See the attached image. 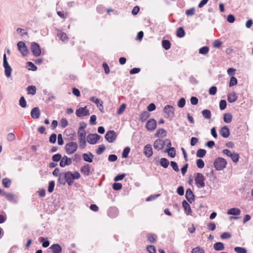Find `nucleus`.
I'll return each mask as SVG.
<instances>
[{"label": "nucleus", "mask_w": 253, "mask_h": 253, "mask_svg": "<svg viewBox=\"0 0 253 253\" xmlns=\"http://www.w3.org/2000/svg\"><path fill=\"white\" fill-rule=\"evenodd\" d=\"M174 108L171 105H167L163 109L164 117L171 120L174 117Z\"/></svg>", "instance_id": "obj_1"}, {"label": "nucleus", "mask_w": 253, "mask_h": 253, "mask_svg": "<svg viewBox=\"0 0 253 253\" xmlns=\"http://www.w3.org/2000/svg\"><path fill=\"white\" fill-rule=\"evenodd\" d=\"M227 165L226 160L222 158L219 157L216 159L213 163L214 168L217 170H221L225 168Z\"/></svg>", "instance_id": "obj_2"}, {"label": "nucleus", "mask_w": 253, "mask_h": 253, "mask_svg": "<svg viewBox=\"0 0 253 253\" xmlns=\"http://www.w3.org/2000/svg\"><path fill=\"white\" fill-rule=\"evenodd\" d=\"M65 149L66 153L69 155L74 154L78 149V144L75 142H70L65 145Z\"/></svg>", "instance_id": "obj_3"}, {"label": "nucleus", "mask_w": 253, "mask_h": 253, "mask_svg": "<svg viewBox=\"0 0 253 253\" xmlns=\"http://www.w3.org/2000/svg\"><path fill=\"white\" fill-rule=\"evenodd\" d=\"M205 178L201 173H196L195 177V184L198 188H203L205 186Z\"/></svg>", "instance_id": "obj_4"}, {"label": "nucleus", "mask_w": 253, "mask_h": 253, "mask_svg": "<svg viewBox=\"0 0 253 253\" xmlns=\"http://www.w3.org/2000/svg\"><path fill=\"white\" fill-rule=\"evenodd\" d=\"M79 143L81 149H84L86 145L85 141L86 132L85 130L82 132L78 131Z\"/></svg>", "instance_id": "obj_5"}, {"label": "nucleus", "mask_w": 253, "mask_h": 253, "mask_svg": "<svg viewBox=\"0 0 253 253\" xmlns=\"http://www.w3.org/2000/svg\"><path fill=\"white\" fill-rule=\"evenodd\" d=\"M31 51L33 54L36 57L40 56L42 53L40 45L35 42L31 43Z\"/></svg>", "instance_id": "obj_6"}, {"label": "nucleus", "mask_w": 253, "mask_h": 253, "mask_svg": "<svg viewBox=\"0 0 253 253\" xmlns=\"http://www.w3.org/2000/svg\"><path fill=\"white\" fill-rule=\"evenodd\" d=\"M222 153L227 156L231 158L233 162L237 163L239 161V155L236 153H231L229 149H224Z\"/></svg>", "instance_id": "obj_7"}, {"label": "nucleus", "mask_w": 253, "mask_h": 253, "mask_svg": "<svg viewBox=\"0 0 253 253\" xmlns=\"http://www.w3.org/2000/svg\"><path fill=\"white\" fill-rule=\"evenodd\" d=\"M117 136L116 133L114 130H110L105 134V138L108 142L112 143L116 139Z\"/></svg>", "instance_id": "obj_8"}, {"label": "nucleus", "mask_w": 253, "mask_h": 253, "mask_svg": "<svg viewBox=\"0 0 253 253\" xmlns=\"http://www.w3.org/2000/svg\"><path fill=\"white\" fill-rule=\"evenodd\" d=\"M17 47L19 51L24 56L27 55L28 53V49L25 42H19L17 43Z\"/></svg>", "instance_id": "obj_9"}, {"label": "nucleus", "mask_w": 253, "mask_h": 253, "mask_svg": "<svg viewBox=\"0 0 253 253\" xmlns=\"http://www.w3.org/2000/svg\"><path fill=\"white\" fill-rule=\"evenodd\" d=\"M101 136L96 134H89L87 136V141L90 144H95L100 138Z\"/></svg>", "instance_id": "obj_10"}, {"label": "nucleus", "mask_w": 253, "mask_h": 253, "mask_svg": "<svg viewBox=\"0 0 253 253\" xmlns=\"http://www.w3.org/2000/svg\"><path fill=\"white\" fill-rule=\"evenodd\" d=\"M76 114L77 116L80 118L89 115V110L86 109V107H80L77 109Z\"/></svg>", "instance_id": "obj_11"}, {"label": "nucleus", "mask_w": 253, "mask_h": 253, "mask_svg": "<svg viewBox=\"0 0 253 253\" xmlns=\"http://www.w3.org/2000/svg\"><path fill=\"white\" fill-rule=\"evenodd\" d=\"M166 145V141L161 139H158L155 140L154 142V147L157 150H162Z\"/></svg>", "instance_id": "obj_12"}, {"label": "nucleus", "mask_w": 253, "mask_h": 253, "mask_svg": "<svg viewBox=\"0 0 253 253\" xmlns=\"http://www.w3.org/2000/svg\"><path fill=\"white\" fill-rule=\"evenodd\" d=\"M157 126V122L155 119H151L149 120L146 124V128L150 131L154 130Z\"/></svg>", "instance_id": "obj_13"}, {"label": "nucleus", "mask_w": 253, "mask_h": 253, "mask_svg": "<svg viewBox=\"0 0 253 253\" xmlns=\"http://www.w3.org/2000/svg\"><path fill=\"white\" fill-rule=\"evenodd\" d=\"M72 160L71 158L67 157L66 156H64L59 163L61 167L64 168L66 166H70L72 164Z\"/></svg>", "instance_id": "obj_14"}, {"label": "nucleus", "mask_w": 253, "mask_h": 253, "mask_svg": "<svg viewBox=\"0 0 253 253\" xmlns=\"http://www.w3.org/2000/svg\"><path fill=\"white\" fill-rule=\"evenodd\" d=\"M185 198L187 200L192 203L195 200V195L190 188H188L186 190Z\"/></svg>", "instance_id": "obj_15"}, {"label": "nucleus", "mask_w": 253, "mask_h": 253, "mask_svg": "<svg viewBox=\"0 0 253 253\" xmlns=\"http://www.w3.org/2000/svg\"><path fill=\"white\" fill-rule=\"evenodd\" d=\"M143 153L147 158H150L153 155V150L150 144H147L144 147Z\"/></svg>", "instance_id": "obj_16"}, {"label": "nucleus", "mask_w": 253, "mask_h": 253, "mask_svg": "<svg viewBox=\"0 0 253 253\" xmlns=\"http://www.w3.org/2000/svg\"><path fill=\"white\" fill-rule=\"evenodd\" d=\"M107 214L110 217L115 218L118 215L119 211L116 207H111L109 209Z\"/></svg>", "instance_id": "obj_17"}, {"label": "nucleus", "mask_w": 253, "mask_h": 253, "mask_svg": "<svg viewBox=\"0 0 253 253\" xmlns=\"http://www.w3.org/2000/svg\"><path fill=\"white\" fill-rule=\"evenodd\" d=\"M41 115V111L39 107L33 108L31 111V116L34 119L39 118Z\"/></svg>", "instance_id": "obj_18"}, {"label": "nucleus", "mask_w": 253, "mask_h": 253, "mask_svg": "<svg viewBox=\"0 0 253 253\" xmlns=\"http://www.w3.org/2000/svg\"><path fill=\"white\" fill-rule=\"evenodd\" d=\"M220 134L223 138H227L230 135V130L227 126H224L219 130Z\"/></svg>", "instance_id": "obj_19"}, {"label": "nucleus", "mask_w": 253, "mask_h": 253, "mask_svg": "<svg viewBox=\"0 0 253 253\" xmlns=\"http://www.w3.org/2000/svg\"><path fill=\"white\" fill-rule=\"evenodd\" d=\"M64 179H66V183H68V185L71 186L73 183V181L72 178V172L70 171H68L64 172Z\"/></svg>", "instance_id": "obj_20"}, {"label": "nucleus", "mask_w": 253, "mask_h": 253, "mask_svg": "<svg viewBox=\"0 0 253 253\" xmlns=\"http://www.w3.org/2000/svg\"><path fill=\"white\" fill-rule=\"evenodd\" d=\"M182 205L185 213L187 215H191L192 213V210L190 205L188 203V202L185 200H183L182 202Z\"/></svg>", "instance_id": "obj_21"}, {"label": "nucleus", "mask_w": 253, "mask_h": 253, "mask_svg": "<svg viewBox=\"0 0 253 253\" xmlns=\"http://www.w3.org/2000/svg\"><path fill=\"white\" fill-rule=\"evenodd\" d=\"M52 253H61L62 248L58 244H54L50 248Z\"/></svg>", "instance_id": "obj_22"}, {"label": "nucleus", "mask_w": 253, "mask_h": 253, "mask_svg": "<svg viewBox=\"0 0 253 253\" xmlns=\"http://www.w3.org/2000/svg\"><path fill=\"white\" fill-rule=\"evenodd\" d=\"M83 157L84 161L92 163L94 155L91 152H89L88 153H84L83 154Z\"/></svg>", "instance_id": "obj_23"}, {"label": "nucleus", "mask_w": 253, "mask_h": 253, "mask_svg": "<svg viewBox=\"0 0 253 253\" xmlns=\"http://www.w3.org/2000/svg\"><path fill=\"white\" fill-rule=\"evenodd\" d=\"M81 172L85 176H88L90 174V166L88 164H85L81 168Z\"/></svg>", "instance_id": "obj_24"}, {"label": "nucleus", "mask_w": 253, "mask_h": 253, "mask_svg": "<svg viewBox=\"0 0 253 253\" xmlns=\"http://www.w3.org/2000/svg\"><path fill=\"white\" fill-rule=\"evenodd\" d=\"M238 96L236 93H229L227 95V100L230 103H233L237 99Z\"/></svg>", "instance_id": "obj_25"}, {"label": "nucleus", "mask_w": 253, "mask_h": 253, "mask_svg": "<svg viewBox=\"0 0 253 253\" xmlns=\"http://www.w3.org/2000/svg\"><path fill=\"white\" fill-rule=\"evenodd\" d=\"M241 211L240 209L236 208H233L229 209L227 211L228 214L238 215L240 214Z\"/></svg>", "instance_id": "obj_26"}, {"label": "nucleus", "mask_w": 253, "mask_h": 253, "mask_svg": "<svg viewBox=\"0 0 253 253\" xmlns=\"http://www.w3.org/2000/svg\"><path fill=\"white\" fill-rule=\"evenodd\" d=\"M164 152L168 153V155L171 158H174L176 156V151L174 147L168 148L164 151Z\"/></svg>", "instance_id": "obj_27"}, {"label": "nucleus", "mask_w": 253, "mask_h": 253, "mask_svg": "<svg viewBox=\"0 0 253 253\" xmlns=\"http://www.w3.org/2000/svg\"><path fill=\"white\" fill-rule=\"evenodd\" d=\"M213 248L217 251H222L224 249V245L221 242H216L213 245Z\"/></svg>", "instance_id": "obj_28"}, {"label": "nucleus", "mask_w": 253, "mask_h": 253, "mask_svg": "<svg viewBox=\"0 0 253 253\" xmlns=\"http://www.w3.org/2000/svg\"><path fill=\"white\" fill-rule=\"evenodd\" d=\"M202 115L205 119H210L211 117V113L210 110L208 109L203 110L202 112Z\"/></svg>", "instance_id": "obj_29"}, {"label": "nucleus", "mask_w": 253, "mask_h": 253, "mask_svg": "<svg viewBox=\"0 0 253 253\" xmlns=\"http://www.w3.org/2000/svg\"><path fill=\"white\" fill-rule=\"evenodd\" d=\"M40 241L42 243L43 248H47L49 246L50 243L47 238L41 237L39 238Z\"/></svg>", "instance_id": "obj_30"}, {"label": "nucleus", "mask_w": 253, "mask_h": 253, "mask_svg": "<svg viewBox=\"0 0 253 253\" xmlns=\"http://www.w3.org/2000/svg\"><path fill=\"white\" fill-rule=\"evenodd\" d=\"M150 114L148 111H143L140 115V120L141 122H144L149 117Z\"/></svg>", "instance_id": "obj_31"}, {"label": "nucleus", "mask_w": 253, "mask_h": 253, "mask_svg": "<svg viewBox=\"0 0 253 253\" xmlns=\"http://www.w3.org/2000/svg\"><path fill=\"white\" fill-rule=\"evenodd\" d=\"M160 164L161 166H162L165 169H166L168 167L169 163L167 159L165 158H162L160 159Z\"/></svg>", "instance_id": "obj_32"}, {"label": "nucleus", "mask_w": 253, "mask_h": 253, "mask_svg": "<svg viewBox=\"0 0 253 253\" xmlns=\"http://www.w3.org/2000/svg\"><path fill=\"white\" fill-rule=\"evenodd\" d=\"M167 132L164 128H160L159 129L156 133V136L158 137H164L166 136Z\"/></svg>", "instance_id": "obj_33"}, {"label": "nucleus", "mask_w": 253, "mask_h": 253, "mask_svg": "<svg viewBox=\"0 0 253 253\" xmlns=\"http://www.w3.org/2000/svg\"><path fill=\"white\" fill-rule=\"evenodd\" d=\"M163 47L166 50H169L170 48V42L167 40H163L162 42Z\"/></svg>", "instance_id": "obj_34"}, {"label": "nucleus", "mask_w": 253, "mask_h": 253, "mask_svg": "<svg viewBox=\"0 0 253 253\" xmlns=\"http://www.w3.org/2000/svg\"><path fill=\"white\" fill-rule=\"evenodd\" d=\"M37 88L34 85H29L27 87V91H28V94H30L32 95H35L36 93Z\"/></svg>", "instance_id": "obj_35"}, {"label": "nucleus", "mask_w": 253, "mask_h": 253, "mask_svg": "<svg viewBox=\"0 0 253 253\" xmlns=\"http://www.w3.org/2000/svg\"><path fill=\"white\" fill-rule=\"evenodd\" d=\"M232 116L230 113H225L223 115V120L226 123H229L232 121Z\"/></svg>", "instance_id": "obj_36"}, {"label": "nucleus", "mask_w": 253, "mask_h": 253, "mask_svg": "<svg viewBox=\"0 0 253 253\" xmlns=\"http://www.w3.org/2000/svg\"><path fill=\"white\" fill-rule=\"evenodd\" d=\"M185 35V31L183 27H179L176 31V36L178 38H182Z\"/></svg>", "instance_id": "obj_37"}, {"label": "nucleus", "mask_w": 253, "mask_h": 253, "mask_svg": "<svg viewBox=\"0 0 253 253\" xmlns=\"http://www.w3.org/2000/svg\"><path fill=\"white\" fill-rule=\"evenodd\" d=\"M206 150L203 149H199L196 152V156L199 158H203L206 154Z\"/></svg>", "instance_id": "obj_38"}, {"label": "nucleus", "mask_w": 253, "mask_h": 253, "mask_svg": "<svg viewBox=\"0 0 253 253\" xmlns=\"http://www.w3.org/2000/svg\"><path fill=\"white\" fill-rule=\"evenodd\" d=\"M11 183V180L8 178H4L2 180V184L5 188H9Z\"/></svg>", "instance_id": "obj_39"}, {"label": "nucleus", "mask_w": 253, "mask_h": 253, "mask_svg": "<svg viewBox=\"0 0 253 253\" xmlns=\"http://www.w3.org/2000/svg\"><path fill=\"white\" fill-rule=\"evenodd\" d=\"M156 236L152 233H148L147 235V240L151 243H154L156 242Z\"/></svg>", "instance_id": "obj_40"}, {"label": "nucleus", "mask_w": 253, "mask_h": 253, "mask_svg": "<svg viewBox=\"0 0 253 253\" xmlns=\"http://www.w3.org/2000/svg\"><path fill=\"white\" fill-rule=\"evenodd\" d=\"M210 48L207 46H204L200 48L199 50V53L201 54L205 55L209 51Z\"/></svg>", "instance_id": "obj_41"}, {"label": "nucleus", "mask_w": 253, "mask_h": 253, "mask_svg": "<svg viewBox=\"0 0 253 253\" xmlns=\"http://www.w3.org/2000/svg\"><path fill=\"white\" fill-rule=\"evenodd\" d=\"M3 196L10 202H13L14 200V195L11 193H3Z\"/></svg>", "instance_id": "obj_42"}, {"label": "nucleus", "mask_w": 253, "mask_h": 253, "mask_svg": "<svg viewBox=\"0 0 253 253\" xmlns=\"http://www.w3.org/2000/svg\"><path fill=\"white\" fill-rule=\"evenodd\" d=\"M130 151V148L129 147L125 148L122 154V157L123 158H126L128 156Z\"/></svg>", "instance_id": "obj_43"}, {"label": "nucleus", "mask_w": 253, "mask_h": 253, "mask_svg": "<svg viewBox=\"0 0 253 253\" xmlns=\"http://www.w3.org/2000/svg\"><path fill=\"white\" fill-rule=\"evenodd\" d=\"M4 74L6 77H10L11 75L12 68L10 66H6L4 67Z\"/></svg>", "instance_id": "obj_44"}, {"label": "nucleus", "mask_w": 253, "mask_h": 253, "mask_svg": "<svg viewBox=\"0 0 253 253\" xmlns=\"http://www.w3.org/2000/svg\"><path fill=\"white\" fill-rule=\"evenodd\" d=\"M58 182L62 185H65L66 183V179H64V172L60 173L59 174Z\"/></svg>", "instance_id": "obj_45"}, {"label": "nucleus", "mask_w": 253, "mask_h": 253, "mask_svg": "<svg viewBox=\"0 0 253 253\" xmlns=\"http://www.w3.org/2000/svg\"><path fill=\"white\" fill-rule=\"evenodd\" d=\"M234 251L237 253H247V252L246 248L240 247H235Z\"/></svg>", "instance_id": "obj_46"}, {"label": "nucleus", "mask_w": 253, "mask_h": 253, "mask_svg": "<svg viewBox=\"0 0 253 253\" xmlns=\"http://www.w3.org/2000/svg\"><path fill=\"white\" fill-rule=\"evenodd\" d=\"M62 158V155L58 153L52 156V160L54 162H57L61 161Z\"/></svg>", "instance_id": "obj_47"}, {"label": "nucleus", "mask_w": 253, "mask_h": 253, "mask_svg": "<svg viewBox=\"0 0 253 253\" xmlns=\"http://www.w3.org/2000/svg\"><path fill=\"white\" fill-rule=\"evenodd\" d=\"M196 165L198 168L202 169L205 166L204 161L201 159H199L196 161Z\"/></svg>", "instance_id": "obj_48"}, {"label": "nucleus", "mask_w": 253, "mask_h": 253, "mask_svg": "<svg viewBox=\"0 0 253 253\" xmlns=\"http://www.w3.org/2000/svg\"><path fill=\"white\" fill-rule=\"evenodd\" d=\"M55 186V182L54 181L52 180L49 181L48 187V192L49 193H52L54 190V188Z\"/></svg>", "instance_id": "obj_49"}, {"label": "nucleus", "mask_w": 253, "mask_h": 253, "mask_svg": "<svg viewBox=\"0 0 253 253\" xmlns=\"http://www.w3.org/2000/svg\"><path fill=\"white\" fill-rule=\"evenodd\" d=\"M19 105L22 108H25L27 106L26 101L24 96H21L19 100Z\"/></svg>", "instance_id": "obj_50"}, {"label": "nucleus", "mask_w": 253, "mask_h": 253, "mask_svg": "<svg viewBox=\"0 0 253 253\" xmlns=\"http://www.w3.org/2000/svg\"><path fill=\"white\" fill-rule=\"evenodd\" d=\"M89 100L92 102H93L95 104H96L97 106V107H99V104L101 103V101L98 99L97 98H96V97L95 96H92V97H91L89 99Z\"/></svg>", "instance_id": "obj_51"}, {"label": "nucleus", "mask_w": 253, "mask_h": 253, "mask_svg": "<svg viewBox=\"0 0 253 253\" xmlns=\"http://www.w3.org/2000/svg\"><path fill=\"white\" fill-rule=\"evenodd\" d=\"M191 253H205V251L202 248L197 247L192 250Z\"/></svg>", "instance_id": "obj_52"}, {"label": "nucleus", "mask_w": 253, "mask_h": 253, "mask_svg": "<svg viewBox=\"0 0 253 253\" xmlns=\"http://www.w3.org/2000/svg\"><path fill=\"white\" fill-rule=\"evenodd\" d=\"M186 101L184 98L181 97L177 102V106L179 108H183L185 106Z\"/></svg>", "instance_id": "obj_53"}, {"label": "nucleus", "mask_w": 253, "mask_h": 253, "mask_svg": "<svg viewBox=\"0 0 253 253\" xmlns=\"http://www.w3.org/2000/svg\"><path fill=\"white\" fill-rule=\"evenodd\" d=\"M237 79L235 77L232 76L230 78L229 86L231 87L233 85H235L237 84Z\"/></svg>", "instance_id": "obj_54"}, {"label": "nucleus", "mask_w": 253, "mask_h": 253, "mask_svg": "<svg viewBox=\"0 0 253 253\" xmlns=\"http://www.w3.org/2000/svg\"><path fill=\"white\" fill-rule=\"evenodd\" d=\"M126 108V105L125 103L122 104L117 110V114L118 115L122 114L125 111Z\"/></svg>", "instance_id": "obj_55"}, {"label": "nucleus", "mask_w": 253, "mask_h": 253, "mask_svg": "<svg viewBox=\"0 0 253 253\" xmlns=\"http://www.w3.org/2000/svg\"><path fill=\"white\" fill-rule=\"evenodd\" d=\"M227 105V103L225 100H221L219 102V108L221 110H224Z\"/></svg>", "instance_id": "obj_56"}, {"label": "nucleus", "mask_w": 253, "mask_h": 253, "mask_svg": "<svg viewBox=\"0 0 253 253\" xmlns=\"http://www.w3.org/2000/svg\"><path fill=\"white\" fill-rule=\"evenodd\" d=\"M105 147L104 145H102L98 147V148L96 150V153L98 155H100L105 151Z\"/></svg>", "instance_id": "obj_57"}, {"label": "nucleus", "mask_w": 253, "mask_h": 253, "mask_svg": "<svg viewBox=\"0 0 253 253\" xmlns=\"http://www.w3.org/2000/svg\"><path fill=\"white\" fill-rule=\"evenodd\" d=\"M113 189L114 190H119L122 188V184L120 183L115 182L113 184Z\"/></svg>", "instance_id": "obj_58"}, {"label": "nucleus", "mask_w": 253, "mask_h": 253, "mask_svg": "<svg viewBox=\"0 0 253 253\" xmlns=\"http://www.w3.org/2000/svg\"><path fill=\"white\" fill-rule=\"evenodd\" d=\"M170 164L171 167H172V168L173 169L174 171H175L176 172H178L179 171V169L178 168V165L175 162L171 161V162H170Z\"/></svg>", "instance_id": "obj_59"}, {"label": "nucleus", "mask_w": 253, "mask_h": 253, "mask_svg": "<svg viewBox=\"0 0 253 253\" xmlns=\"http://www.w3.org/2000/svg\"><path fill=\"white\" fill-rule=\"evenodd\" d=\"M125 173H121L116 176L114 179L115 181H119L123 179V178L125 177Z\"/></svg>", "instance_id": "obj_60"}, {"label": "nucleus", "mask_w": 253, "mask_h": 253, "mask_svg": "<svg viewBox=\"0 0 253 253\" xmlns=\"http://www.w3.org/2000/svg\"><path fill=\"white\" fill-rule=\"evenodd\" d=\"M57 138V135L55 133H52L49 137V141L52 144H54L56 142Z\"/></svg>", "instance_id": "obj_61"}, {"label": "nucleus", "mask_w": 253, "mask_h": 253, "mask_svg": "<svg viewBox=\"0 0 253 253\" xmlns=\"http://www.w3.org/2000/svg\"><path fill=\"white\" fill-rule=\"evenodd\" d=\"M147 251L149 253H156L155 247L153 245H148L147 247Z\"/></svg>", "instance_id": "obj_62"}, {"label": "nucleus", "mask_w": 253, "mask_h": 253, "mask_svg": "<svg viewBox=\"0 0 253 253\" xmlns=\"http://www.w3.org/2000/svg\"><path fill=\"white\" fill-rule=\"evenodd\" d=\"M209 94L211 95H214L216 93L217 88L215 86H212L209 89Z\"/></svg>", "instance_id": "obj_63"}, {"label": "nucleus", "mask_w": 253, "mask_h": 253, "mask_svg": "<svg viewBox=\"0 0 253 253\" xmlns=\"http://www.w3.org/2000/svg\"><path fill=\"white\" fill-rule=\"evenodd\" d=\"M58 36L59 37V39L62 40V41H64L67 39V36L66 34L62 32H60L58 34Z\"/></svg>", "instance_id": "obj_64"}]
</instances>
